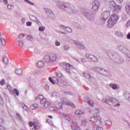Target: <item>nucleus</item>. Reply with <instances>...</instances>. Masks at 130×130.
<instances>
[{"instance_id":"obj_1","label":"nucleus","mask_w":130,"mask_h":130,"mask_svg":"<svg viewBox=\"0 0 130 130\" xmlns=\"http://www.w3.org/2000/svg\"><path fill=\"white\" fill-rule=\"evenodd\" d=\"M99 8H100V2L98 0H95L92 4V10L93 11V12L90 11V10L82 9H81V14L82 16H84L89 21H94L93 15L98 12Z\"/></svg>"},{"instance_id":"obj_2","label":"nucleus","mask_w":130,"mask_h":130,"mask_svg":"<svg viewBox=\"0 0 130 130\" xmlns=\"http://www.w3.org/2000/svg\"><path fill=\"white\" fill-rule=\"evenodd\" d=\"M57 7L60 9V10L65 11V12L69 14H73V13H75V11H76L75 6L68 2L63 3L62 4L59 5L57 4Z\"/></svg>"},{"instance_id":"obj_3","label":"nucleus","mask_w":130,"mask_h":130,"mask_svg":"<svg viewBox=\"0 0 130 130\" xmlns=\"http://www.w3.org/2000/svg\"><path fill=\"white\" fill-rule=\"evenodd\" d=\"M106 52L108 56H109L114 62H116V63H122V62H123V59L117 53H115V52L110 50L107 51Z\"/></svg>"},{"instance_id":"obj_4","label":"nucleus","mask_w":130,"mask_h":130,"mask_svg":"<svg viewBox=\"0 0 130 130\" xmlns=\"http://www.w3.org/2000/svg\"><path fill=\"white\" fill-rule=\"evenodd\" d=\"M102 102H103V103H106V104L111 106H114L115 107H118V106H120V104H117L118 103V101L114 98L109 97L107 99H103L102 100Z\"/></svg>"},{"instance_id":"obj_5","label":"nucleus","mask_w":130,"mask_h":130,"mask_svg":"<svg viewBox=\"0 0 130 130\" xmlns=\"http://www.w3.org/2000/svg\"><path fill=\"white\" fill-rule=\"evenodd\" d=\"M109 7L111 9H113L114 13H120L121 11V6L116 5V3L114 1L110 2Z\"/></svg>"},{"instance_id":"obj_6","label":"nucleus","mask_w":130,"mask_h":130,"mask_svg":"<svg viewBox=\"0 0 130 130\" xmlns=\"http://www.w3.org/2000/svg\"><path fill=\"white\" fill-rule=\"evenodd\" d=\"M95 111H96V112L93 114V116L89 118V121L97 122V121H100V120H101V117L100 115H99V110L96 109Z\"/></svg>"},{"instance_id":"obj_7","label":"nucleus","mask_w":130,"mask_h":130,"mask_svg":"<svg viewBox=\"0 0 130 130\" xmlns=\"http://www.w3.org/2000/svg\"><path fill=\"white\" fill-rule=\"evenodd\" d=\"M70 42L71 43H73V42L74 43V44H76L77 46H78V48L79 49H85L86 48V47L84 45V44L81 42H79L78 41H74L72 39L70 40Z\"/></svg>"},{"instance_id":"obj_8","label":"nucleus","mask_w":130,"mask_h":130,"mask_svg":"<svg viewBox=\"0 0 130 130\" xmlns=\"http://www.w3.org/2000/svg\"><path fill=\"white\" fill-rule=\"evenodd\" d=\"M119 50L121 51V52H122V53H124V54H126L127 53L128 50L125 48L123 45H119L118 46Z\"/></svg>"},{"instance_id":"obj_9","label":"nucleus","mask_w":130,"mask_h":130,"mask_svg":"<svg viewBox=\"0 0 130 130\" xmlns=\"http://www.w3.org/2000/svg\"><path fill=\"white\" fill-rule=\"evenodd\" d=\"M110 16V12L109 11H105L102 13V18H104V19H107Z\"/></svg>"},{"instance_id":"obj_10","label":"nucleus","mask_w":130,"mask_h":130,"mask_svg":"<svg viewBox=\"0 0 130 130\" xmlns=\"http://www.w3.org/2000/svg\"><path fill=\"white\" fill-rule=\"evenodd\" d=\"M56 110H58L62 108V103H59L58 102H55L54 104Z\"/></svg>"},{"instance_id":"obj_11","label":"nucleus","mask_w":130,"mask_h":130,"mask_svg":"<svg viewBox=\"0 0 130 130\" xmlns=\"http://www.w3.org/2000/svg\"><path fill=\"white\" fill-rule=\"evenodd\" d=\"M115 22L114 20H113L112 19L109 18V19L108 21V27L109 28H111L114 26V24H115Z\"/></svg>"},{"instance_id":"obj_12","label":"nucleus","mask_w":130,"mask_h":130,"mask_svg":"<svg viewBox=\"0 0 130 130\" xmlns=\"http://www.w3.org/2000/svg\"><path fill=\"white\" fill-rule=\"evenodd\" d=\"M97 70H98L99 71H103L104 72V73H106V75L107 77H111V73H110V72H109V71H108L107 70H105V69L100 68L99 67L97 68Z\"/></svg>"},{"instance_id":"obj_13","label":"nucleus","mask_w":130,"mask_h":130,"mask_svg":"<svg viewBox=\"0 0 130 130\" xmlns=\"http://www.w3.org/2000/svg\"><path fill=\"white\" fill-rule=\"evenodd\" d=\"M84 76L86 78V79H88L89 80H92L93 79V77L91 76V75H90V72L89 71H86L84 73Z\"/></svg>"},{"instance_id":"obj_14","label":"nucleus","mask_w":130,"mask_h":130,"mask_svg":"<svg viewBox=\"0 0 130 130\" xmlns=\"http://www.w3.org/2000/svg\"><path fill=\"white\" fill-rule=\"evenodd\" d=\"M109 86L113 90H117L119 89V86L115 83H110Z\"/></svg>"},{"instance_id":"obj_15","label":"nucleus","mask_w":130,"mask_h":130,"mask_svg":"<svg viewBox=\"0 0 130 130\" xmlns=\"http://www.w3.org/2000/svg\"><path fill=\"white\" fill-rule=\"evenodd\" d=\"M110 18H111L115 23L118 21V16H117L116 14L111 15Z\"/></svg>"},{"instance_id":"obj_16","label":"nucleus","mask_w":130,"mask_h":130,"mask_svg":"<svg viewBox=\"0 0 130 130\" xmlns=\"http://www.w3.org/2000/svg\"><path fill=\"white\" fill-rule=\"evenodd\" d=\"M125 10L126 13H127V14L129 15V16H130V4L129 3H127L125 4Z\"/></svg>"},{"instance_id":"obj_17","label":"nucleus","mask_w":130,"mask_h":130,"mask_svg":"<svg viewBox=\"0 0 130 130\" xmlns=\"http://www.w3.org/2000/svg\"><path fill=\"white\" fill-rule=\"evenodd\" d=\"M61 28H62L63 30H66L67 32H69V33H72L73 32V29L72 28L68 27V26H64L63 25H61Z\"/></svg>"},{"instance_id":"obj_18","label":"nucleus","mask_w":130,"mask_h":130,"mask_svg":"<svg viewBox=\"0 0 130 130\" xmlns=\"http://www.w3.org/2000/svg\"><path fill=\"white\" fill-rule=\"evenodd\" d=\"M84 102L88 103V104L89 105H90V106H91L92 107H93V106H94V104H93V102H91V101H90V99L88 97L85 98Z\"/></svg>"},{"instance_id":"obj_19","label":"nucleus","mask_w":130,"mask_h":130,"mask_svg":"<svg viewBox=\"0 0 130 130\" xmlns=\"http://www.w3.org/2000/svg\"><path fill=\"white\" fill-rule=\"evenodd\" d=\"M92 128L93 130H103V127L99 126L98 124H94Z\"/></svg>"},{"instance_id":"obj_20","label":"nucleus","mask_w":130,"mask_h":130,"mask_svg":"<svg viewBox=\"0 0 130 130\" xmlns=\"http://www.w3.org/2000/svg\"><path fill=\"white\" fill-rule=\"evenodd\" d=\"M50 58L51 59V61L54 62L57 58V55H56V54H53L50 56Z\"/></svg>"},{"instance_id":"obj_21","label":"nucleus","mask_w":130,"mask_h":130,"mask_svg":"<svg viewBox=\"0 0 130 130\" xmlns=\"http://www.w3.org/2000/svg\"><path fill=\"white\" fill-rule=\"evenodd\" d=\"M37 66L38 68H43L44 67V62L42 61H38L37 62Z\"/></svg>"},{"instance_id":"obj_22","label":"nucleus","mask_w":130,"mask_h":130,"mask_svg":"<svg viewBox=\"0 0 130 130\" xmlns=\"http://www.w3.org/2000/svg\"><path fill=\"white\" fill-rule=\"evenodd\" d=\"M45 12L47 15V16H49L50 14L52 12V11L50 9H49L48 8H44Z\"/></svg>"},{"instance_id":"obj_23","label":"nucleus","mask_w":130,"mask_h":130,"mask_svg":"<svg viewBox=\"0 0 130 130\" xmlns=\"http://www.w3.org/2000/svg\"><path fill=\"white\" fill-rule=\"evenodd\" d=\"M15 73L17 74V75H18L19 76H21L23 74V71L21 69H17L15 70Z\"/></svg>"},{"instance_id":"obj_24","label":"nucleus","mask_w":130,"mask_h":130,"mask_svg":"<svg viewBox=\"0 0 130 130\" xmlns=\"http://www.w3.org/2000/svg\"><path fill=\"white\" fill-rule=\"evenodd\" d=\"M116 36H117L118 37L121 38V37H123V35H122V33L120 31H117L115 32Z\"/></svg>"},{"instance_id":"obj_25","label":"nucleus","mask_w":130,"mask_h":130,"mask_svg":"<svg viewBox=\"0 0 130 130\" xmlns=\"http://www.w3.org/2000/svg\"><path fill=\"white\" fill-rule=\"evenodd\" d=\"M18 45L20 47H23L24 46V41L22 40H19L18 41Z\"/></svg>"},{"instance_id":"obj_26","label":"nucleus","mask_w":130,"mask_h":130,"mask_svg":"<svg viewBox=\"0 0 130 130\" xmlns=\"http://www.w3.org/2000/svg\"><path fill=\"white\" fill-rule=\"evenodd\" d=\"M73 25L75 28H77L78 29H82V26H81V25L77 22H74Z\"/></svg>"},{"instance_id":"obj_27","label":"nucleus","mask_w":130,"mask_h":130,"mask_svg":"<svg viewBox=\"0 0 130 130\" xmlns=\"http://www.w3.org/2000/svg\"><path fill=\"white\" fill-rule=\"evenodd\" d=\"M62 117H63V118H65V119H67V120H68V121H71V118L69 117V115H68L67 114H63Z\"/></svg>"},{"instance_id":"obj_28","label":"nucleus","mask_w":130,"mask_h":130,"mask_svg":"<svg viewBox=\"0 0 130 130\" xmlns=\"http://www.w3.org/2000/svg\"><path fill=\"white\" fill-rule=\"evenodd\" d=\"M44 59L46 62H49V61H51L50 56L49 55L45 56Z\"/></svg>"},{"instance_id":"obj_29","label":"nucleus","mask_w":130,"mask_h":130,"mask_svg":"<svg viewBox=\"0 0 130 130\" xmlns=\"http://www.w3.org/2000/svg\"><path fill=\"white\" fill-rule=\"evenodd\" d=\"M124 96L125 98L130 102V94L128 92H126L124 94Z\"/></svg>"},{"instance_id":"obj_30","label":"nucleus","mask_w":130,"mask_h":130,"mask_svg":"<svg viewBox=\"0 0 130 130\" xmlns=\"http://www.w3.org/2000/svg\"><path fill=\"white\" fill-rule=\"evenodd\" d=\"M26 39L28 41L32 42V41H33V37L31 35H27L26 36Z\"/></svg>"},{"instance_id":"obj_31","label":"nucleus","mask_w":130,"mask_h":130,"mask_svg":"<svg viewBox=\"0 0 130 130\" xmlns=\"http://www.w3.org/2000/svg\"><path fill=\"white\" fill-rule=\"evenodd\" d=\"M105 125H107V126H109V125H111V124H112V122L110 120H108L105 121Z\"/></svg>"},{"instance_id":"obj_32","label":"nucleus","mask_w":130,"mask_h":130,"mask_svg":"<svg viewBox=\"0 0 130 130\" xmlns=\"http://www.w3.org/2000/svg\"><path fill=\"white\" fill-rule=\"evenodd\" d=\"M20 105L21 106H22L23 110H25V111H27L28 110V107H27V106L23 103H20Z\"/></svg>"},{"instance_id":"obj_33","label":"nucleus","mask_w":130,"mask_h":130,"mask_svg":"<svg viewBox=\"0 0 130 130\" xmlns=\"http://www.w3.org/2000/svg\"><path fill=\"white\" fill-rule=\"evenodd\" d=\"M93 56V55L90 54H86L85 55L86 58H88V59H90V60H91Z\"/></svg>"},{"instance_id":"obj_34","label":"nucleus","mask_w":130,"mask_h":130,"mask_svg":"<svg viewBox=\"0 0 130 130\" xmlns=\"http://www.w3.org/2000/svg\"><path fill=\"white\" fill-rule=\"evenodd\" d=\"M90 60L91 61H93V62H98V58H97L93 55V56Z\"/></svg>"},{"instance_id":"obj_35","label":"nucleus","mask_w":130,"mask_h":130,"mask_svg":"<svg viewBox=\"0 0 130 130\" xmlns=\"http://www.w3.org/2000/svg\"><path fill=\"white\" fill-rule=\"evenodd\" d=\"M8 91L10 92V94H13V88H12L11 86H10V85H7V87Z\"/></svg>"},{"instance_id":"obj_36","label":"nucleus","mask_w":130,"mask_h":130,"mask_svg":"<svg viewBox=\"0 0 130 130\" xmlns=\"http://www.w3.org/2000/svg\"><path fill=\"white\" fill-rule=\"evenodd\" d=\"M13 93H14L16 96H19L20 94V92L18 89H17V88H15L13 90Z\"/></svg>"},{"instance_id":"obj_37","label":"nucleus","mask_w":130,"mask_h":130,"mask_svg":"<svg viewBox=\"0 0 130 130\" xmlns=\"http://www.w3.org/2000/svg\"><path fill=\"white\" fill-rule=\"evenodd\" d=\"M29 19L30 20H31V21H35L36 19H37V17H36L35 16L33 15H30Z\"/></svg>"},{"instance_id":"obj_38","label":"nucleus","mask_w":130,"mask_h":130,"mask_svg":"<svg viewBox=\"0 0 130 130\" xmlns=\"http://www.w3.org/2000/svg\"><path fill=\"white\" fill-rule=\"evenodd\" d=\"M48 17H49V18H51L53 20H54V19H55V16H54V14H53V12L52 11L50 13V14L48 15Z\"/></svg>"},{"instance_id":"obj_39","label":"nucleus","mask_w":130,"mask_h":130,"mask_svg":"<svg viewBox=\"0 0 130 130\" xmlns=\"http://www.w3.org/2000/svg\"><path fill=\"white\" fill-rule=\"evenodd\" d=\"M3 60L5 64H8V63H9V59L8 58V57H5V58H3Z\"/></svg>"},{"instance_id":"obj_40","label":"nucleus","mask_w":130,"mask_h":130,"mask_svg":"<svg viewBox=\"0 0 130 130\" xmlns=\"http://www.w3.org/2000/svg\"><path fill=\"white\" fill-rule=\"evenodd\" d=\"M3 94L6 100V101H9V96L8 95V94H7V93H6V92L5 91L3 92Z\"/></svg>"},{"instance_id":"obj_41","label":"nucleus","mask_w":130,"mask_h":130,"mask_svg":"<svg viewBox=\"0 0 130 130\" xmlns=\"http://www.w3.org/2000/svg\"><path fill=\"white\" fill-rule=\"evenodd\" d=\"M30 107H31V109H32V110H34V109H37V108H38V105L34 104Z\"/></svg>"},{"instance_id":"obj_42","label":"nucleus","mask_w":130,"mask_h":130,"mask_svg":"<svg viewBox=\"0 0 130 130\" xmlns=\"http://www.w3.org/2000/svg\"><path fill=\"white\" fill-rule=\"evenodd\" d=\"M35 52L37 54H40V53H41V50L38 48H36L35 50Z\"/></svg>"},{"instance_id":"obj_43","label":"nucleus","mask_w":130,"mask_h":130,"mask_svg":"<svg viewBox=\"0 0 130 130\" xmlns=\"http://www.w3.org/2000/svg\"><path fill=\"white\" fill-rule=\"evenodd\" d=\"M0 42H1L3 46L6 44V41L5 40V39L3 38L0 39Z\"/></svg>"},{"instance_id":"obj_44","label":"nucleus","mask_w":130,"mask_h":130,"mask_svg":"<svg viewBox=\"0 0 130 130\" xmlns=\"http://www.w3.org/2000/svg\"><path fill=\"white\" fill-rule=\"evenodd\" d=\"M49 105H50V103L46 101L45 103L44 104V106L45 108H47L49 107Z\"/></svg>"},{"instance_id":"obj_45","label":"nucleus","mask_w":130,"mask_h":130,"mask_svg":"<svg viewBox=\"0 0 130 130\" xmlns=\"http://www.w3.org/2000/svg\"><path fill=\"white\" fill-rule=\"evenodd\" d=\"M16 116L20 121H22V120H23V119L22 118V117L21 116V115H20V114L17 113Z\"/></svg>"},{"instance_id":"obj_46","label":"nucleus","mask_w":130,"mask_h":130,"mask_svg":"<svg viewBox=\"0 0 130 130\" xmlns=\"http://www.w3.org/2000/svg\"><path fill=\"white\" fill-rule=\"evenodd\" d=\"M63 64L64 66H66V67H67V68H70V69H72V68H73V66L72 65L70 64L69 63H63Z\"/></svg>"},{"instance_id":"obj_47","label":"nucleus","mask_w":130,"mask_h":130,"mask_svg":"<svg viewBox=\"0 0 130 130\" xmlns=\"http://www.w3.org/2000/svg\"><path fill=\"white\" fill-rule=\"evenodd\" d=\"M63 49L64 50L68 51L69 49H70V46L68 45H65L63 46Z\"/></svg>"},{"instance_id":"obj_48","label":"nucleus","mask_w":130,"mask_h":130,"mask_svg":"<svg viewBox=\"0 0 130 130\" xmlns=\"http://www.w3.org/2000/svg\"><path fill=\"white\" fill-rule=\"evenodd\" d=\"M45 30V26H40L39 27V30L41 31V32H43Z\"/></svg>"},{"instance_id":"obj_49","label":"nucleus","mask_w":130,"mask_h":130,"mask_svg":"<svg viewBox=\"0 0 130 130\" xmlns=\"http://www.w3.org/2000/svg\"><path fill=\"white\" fill-rule=\"evenodd\" d=\"M23 37H25V35L24 34H19L18 35V38L19 39H22V38H23Z\"/></svg>"},{"instance_id":"obj_50","label":"nucleus","mask_w":130,"mask_h":130,"mask_svg":"<svg viewBox=\"0 0 130 130\" xmlns=\"http://www.w3.org/2000/svg\"><path fill=\"white\" fill-rule=\"evenodd\" d=\"M7 8L8 10H13V9H14V6L12 5H8L7 6Z\"/></svg>"},{"instance_id":"obj_51","label":"nucleus","mask_w":130,"mask_h":130,"mask_svg":"<svg viewBox=\"0 0 130 130\" xmlns=\"http://www.w3.org/2000/svg\"><path fill=\"white\" fill-rule=\"evenodd\" d=\"M54 79H52L51 78V77H49V80L50 81V83H52V84H53V85H54V84H55V82H54Z\"/></svg>"},{"instance_id":"obj_52","label":"nucleus","mask_w":130,"mask_h":130,"mask_svg":"<svg viewBox=\"0 0 130 130\" xmlns=\"http://www.w3.org/2000/svg\"><path fill=\"white\" fill-rule=\"evenodd\" d=\"M68 105L72 107V108H76V106H75V104H74L73 103H68Z\"/></svg>"},{"instance_id":"obj_53","label":"nucleus","mask_w":130,"mask_h":130,"mask_svg":"<svg viewBox=\"0 0 130 130\" xmlns=\"http://www.w3.org/2000/svg\"><path fill=\"white\" fill-rule=\"evenodd\" d=\"M58 95V93L57 92H53L52 94V97H57Z\"/></svg>"},{"instance_id":"obj_54","label":"nucleus","mask_w":130,"mask_h":130,"mask_svg":"<svg viewBox=\"0 0 130 130\" xmlns=\"http://www.w3.org/2000/svg\"><path fill=\"white\" fill-rule=\"evenodd\" d=\"M106 21V19H105L104 18L102 17L101 19V23L102 24H105V22Z\"/></svg>"},{"instance_id":"obj_55","label":"nucleus","mask_w":130,"mask_h":130,"mask_svg":"<svg viewBox=\"0 0 130 130\" xmlns=\"http://www.w3.org/2000/svg\"><path fill=\"white\" fill-rule=\"evenodd\" d=\"M49 110H50V111H54V110H56V109L55 108V107H50L49 108Z\"/></svg>"},{"instance_id":"obj_56","label":"nucleus","mask_w":130,"mask_h":130,"mask_svg":"<svg viewBox=\"0 0 130 130\" xmlns=\"http://www.w3.org/2000/svg\"><path fill=\"white\" fill-rule=\"evenodd\" d=\"M24 1L26 2L27 4H29L30 5H31V6H34V5H35V4L30 2L29 0H24Z\"/></svg>"},{"instance_id":"obj_57","label":"nucleus","mask_w":130,"mask_h":130,"mask_svg":"<svg viewBox=\"0 0 130 130\" xmlns=\"http://www.w3.org/2000/svg\"><path fill=\"white\" fill-rule=\"evenodd\" d=\"M0 104L1 105H5V103H4V100L2 97L0 98Z\"/></svg>"},{"instance_id":"obj_58","label":"nucleus","mask_w":130,"mask_h":130,"mask_svg":"<svg viewBox=\"0 0 130 130\" xmlns=\"http://www.w3.org/2000/svg\"><path fill=\"white\" fill-rule=\"evenodd\" d=\"M46 102V99H43L41 100V101H40L41 104H43V105Z\"/></svg>"},{"instance_id":"obj_59","label":"nucleus","mask_w":130,"mask_h":130,"mask_svg":"<svg viewBox=\"0 0 130 130\" xmlns=\"http://www.w3.org/2000/svg\"><path fill=\"white\" fill-rule=\"evenodd\" d=\"M5 83H6V81L5 79H3L0 81V84L1 85H2V86H4V85H5Z\"/></svg>"},{"instance_id":"obj_60","label":"nucleus","mask_w":130,"mask_h":130,"mask_svg":"<svg viewBox=\"0 0 130 130\" xmlns=\"http://www.w3.org/2000/svg\"><path fill=\"white\" fill-rule=\"evenodd\" d=\"M33 126L34 127L32 128V130L38 129V127H37V125H36L35 123H34Z\"/></svg>"},{"instance_id":"obj_61","label":"nucleus","mask_w":130,"mask_h":130,"mask_svg":"<svg viewBox=\"0 0 130 130\" xmlns=\"http://www.w3.org/2000/svg\"><path fill=\"white\" fill-rule=\"evenodd\" d=\"M55 45H56V46H59L60 45V42L57 41H55Z\"/></svg>"},{"instance_id":"obj_62","label":"nucleus","mask_w":130,"mask_h":130,"mask_svg":"<svg viewBox=\"0 0 130 130\" xmlns=\"http://www.w3.org/2000/svg\"><path fill=\"white\" fill-rule=\"evenodd\" d=\"M26 26H28L29 27L32 26V22L30 21H27L26 22Z\"/></svg>"},{"instance_id":"obj_63","label":"nucleus","mask_w":130,"mask_h":130,"mask_svg":"<svg viewBox=\"0 0 130 130\" xmlns=\"http://www.w3.org/2000/svg\"><path fill=\"white\" fill-rule=\"evenodd\" d=\"M82 125H84V126L87 125V121H83L81 123Z\"/></svg>"},{"instance_id":"obj_64","label":"nucleus","mask_w":130,"mask_h":130,"mask_svg":"<svg viewBox=\"0 0 130 130\" xmlns=\"http://www.w3.org/2000/svg\"><path fill=\"white\" fill-rule=\"evenodd\" d=\"M4 118H0V124H4Z\"/></svg>"}]
</instances>
